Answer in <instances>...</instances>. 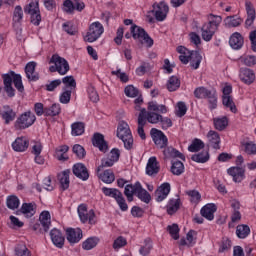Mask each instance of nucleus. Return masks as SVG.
I'll list each match as a JSON object with an SVG mask.
<instances>
[{"label":"nucleus","instance_id":"obj_24","mask_svg":"<svg viewBox=\"0 0 256 256\" xmlns=\"http://www.w3.org/2000/svg\"><path fill=\"white\" fill-rule=\"evenodd\" d=\"M239 77L243 83L246 85H251V83L255 81V72L249 68H242L240 69Z\"/></svg>","mask_w":256,"mask_h":256},{"label":"nucleus","instance_id":"obj_13","mask_svg":"<svg viewBox=\"0 0 256 256\" xmlns=\"http://www.w3.org/2000/svg\"><path fill=\"white\" fill-rule=\"evenodd\" d=\"M92 145L97 147L101 153H107L109 151V144L105 141V136L99 132L93 134Z\"/></svg>","mask_w":256,"mask_h":256},{"label":"nucleus","instance_id":"obj_54","mask_svg":"<svg viewBox=\"0 0 256 256\" xmlns=\"http://www.w3.org/2000/svg\"><path fill=\"white\" fill-rule=\"evenodd\" d=\"M135 184H127L124 188V195L127 197V201L131 203L133 201V195H136Z\"/></svg>","mask_w":256,"mask_h":256},{"label":"nucleus","instance_id":"obj_19","mask_svg":"<svg viewBox=\"0 0 256 256\" xmlns=\"http://www.w3.org/2000/svg\"><path fill=\"white\" fill-rule=\"evenodd\" d=\"M135 191V195L138 197V199H140V201L147 204L151 202V194H149V192L143 188L140 182L135 183Z\"/></svg>","mask_w":256,"mask_h":256},{"label":"nucleus","instance_id":"obj_12","mask_svg":"<svg viewBox=\"0 0 256 256\" xmlns=\"http://www.w3.org/2000/svg\"><path fill=\"white\" fill-rule=\"evenodd\" d=\"M78 215L80 218V221L82 223H87L89 221L90 225H93L95 223L93 219H95V211L92 209L90 211H87V204H80L78 206Z\"/></svg>","mask_w":256,"mask_h":256},{"label":"nucleus","instance_id":"obj_58","mask_svg":"<svg viewBox=\"0 0 256 256\" xmlns=\"http://www.w3.org/2000/svg\"><path fill=\"white\" fill-rule=\"evenodd\" d=\"M88 97L92 103H97L99 101V94L93 85L88 86Z\"/></svg>","mask_w":256,"mask_h":256},{"label":"nucleus","instance_id":"obj_2","mask_svg":"<svg viewBox=\"0 0 256 256\" xmlns=\"http://www.w3.org/2000/svg\"><path fill=\"white\" fill-rule=\"evenodd\" d=\"M116 135L118 139L123 141L125 149L128 151L133 149V134L131 133V129L129 128V124H127V122H119Z\"/></svg>","mask_w":256,"mask_h":256},{"label":"nucleus","instance_id":"obj_56","mask_svg":"<svg viewBox=\"0 0 256 256\" xmlns=\"http://www.w3.org/2000/svg\"><path fill=\"white\" fill-rule=\"evenodd\" d=\"M209 19L210 20L208 23H206V25H210V27H216L217 31V29H219V25H221V22L223 21V18H221V16L210 14Z\"/></svg>","mask_w":256,"mask_h":256},{"label":"nucleus","instance_id":"obj_48","mask_svg":"<svg viewBox=\"0 0 256 256\" xmlns=\"http://www.w3.org/2000/svg\"><path fill=\"white\" fill-rule=\"evenodd\" d=\"M102 193H104L106 197H112L113 199H115V201L117 200V198H119L123 194L117 188H107V187L102 188Z\"/></svg>","mask_w":256,"mask_h":256},{"label":"nucleus","instance_id":"obj_31","mask_svg":"<svg viewBox=\"0 0 256 256\" xmlns=\"http://www.w3.org/2000/svg\"><path fill=\"white\" fill-rule=\"evenodd\" d=\"M207 138L209 140L210 147H213V149H220L221 147L219 144L221 143V137L219 136V133L210 130L207 134Z\"/></svg>","mask_w":256,"mask_h":256},{"label":"nucleus","instance_id":"obj_18","mask_svg":"<svg viewBox=\"0 0 256 256\" xmlns=\"http://www.w3.org/2000/svg\"><path fill=\"white\" fill-rule=\"evenodd\" d=\"M227 173L233 178L234 183H241L245 179V169L239 166L229 168Z\"/></svg>","mask_w":256,"mask_h":256},{"label":"nucleus","instance_id":"obj_20","mask_svg":"<svg viewBox=\"0 0 256 256\" xmlns=\"http://www.w3.org/2000/svg\"><path fill=\"white\" fill-rule=\"evenodd\" d=\"M217 211V206L213 203L206 204L200 210L202 217L207 219L208 221H213L215 219V212Z\"/></svg>","mask_w":256,"mask_h":256},{"label":"nucleus","instance_id":"obj_28","mask_svg":"<svg viewBox=\"0 0 256 256\" xmlns=\"http://www.w3.org/2000/svg\"><path fill=\"white\" fill-rule=\"evenodd\" d=\"M36 67L37 63L35 62H29L25 67L26 77L30 81H39V74L35 72Z\"/></svg>","mask_w":256,"mask_h":256},{"label":"nucleus","instance_id":"obj_8","mask_svg":"<svg viewBox=\"0 0 256 256\" xmlns=\"http://www.w3.org/2000/svg\"><path fill=\"white\" fill-rule=\"evenodd\" d=\"M104 31L105 28H103V24L100 22H93L89 26V30L84 37V41H87L88 43H95V41H97V39L103 35Z\"/></svg>","mask_w":256,"mask_h":256},{"label":"nucleus","instance_id":"obj_50","mask_svg":"<svg viewBox=\"0 0 256 256\" xmlns=\"http://www.w3.org/2000/svg\"><path fill=\"white\" fill-rule=\"evenodd\" d=\"M61 113V105L53 104L49 108H45V116L46 117H55Z\"/></svg>","mask_w":256,"mask_h":256},{"label":"nucleus","instance_id":"obj_16","mask_svg":"<svg viewBox=\"0 0 256 256\" xmlns=\"http://www.w3.org/2000/svg\"><path fill=\"white\" fill-rule=\"evenodd\" d=\"M169 193H171V184L165 182L161 186H159L155 191L156 201L158 203H161V201H165Z\"/></svg>","mask_w":256,"mask_h":256},{"label":"nucleus","instance_id":"obj_9","mask_svg":"<svg viewBox=\"0 0 256 256\" xmlns=\"http://www.w3.org/2000/svg\"><path fill=\"white\" fill-rule=\"evenodd\" d=\"M121 157V151L118 148H113L107 157L102 158L101 165L98 166L97 172L103 171L105 167H113L117 161H119V158Z\"/></svg>","mask_w":256,"mask_h":256},{"label":"nucleus","instance_id":"obj_26","mask_svg":"<svg viewBox=\"0 0 256 256\" xmlns=\"http://www.w3.org/2000/svg\"><path fill=\"white\" fill-rule=\"evenodd\" d=\"M29 140L25 137H19L12 143V149L17 152L27 151Z\"/></svg>","mask_w":256,"mask_h":256},{"label":"nucleus","instance_id":"obj_39","mask_svg":"<svg viewBox=\"0 0 256 256\" xmlns=\"http://www.w3.org/2000/svg\"><path fill=\"white\" fill-rule=\"evenodd\" d=\"M148 111L151 113H167V106L161 104H157L155 101H151L148 103Z\"/></svg>","mask_w":256,"mask_h":256},{"label":"nucleus","instance_id":"obj_21","mask_svg":"<svg viewBox=\"0 0 256 256\" xmlns=\"http://www.w3.org/2000/svg\"><path fill=\"white\" fill-rule=\"evenodd\" d=\"M159 169L160 167L157 157H150L146 165V175L153 177V175H157V173H159Z\"/></svg>","mask_w":256,"mask_h":256},{"label":"nucleus","instance_id":"obj_33","mask_svg":"<svg viewBox=\"0 0 256 256\" xmlns=\"http://www.w3.org/2000/svg\"><path fill=\"white\" fill-rule=\"evenodd\" d=\"M26 215V217L30 218L35 215V208L33 203H23L20 210L16 211V215Z\"/></svg>","mask_w":256,"mask_h":256},{"label":"nucleus","instance_id":"obj_23","mask_svg":"<svg viewBox=\"0 0 256 256\" xmlns=\"http://www.w3.org/2000/svg\"><path fill=\"white\" fill-rule=\"evenodd\" d=\"M179 209H181V198L177 196V198H172L168 201L166 205V211L168 215H175Z\"/></svg>","mask_w":256,"mask_h":256},{"label":"nucleus","instance_id":"obj_22","mask_svg":"<svg viewBox=\"0 0 256 256\" xmlns=\"http://www.w3.org/2000/svg\"><path fill=\"white\" fill-rule=\"evenodd\" d=\"M245 7H246V13H247V19L245 21L246 27H251L253 23L255 22V8L253 7V4L251 1H246L245 2Z\"/></svg>","mask_w":256,"mask_h":256},{"label":"nucleus","instance_id":"obj_63","mask_svg":"<svg viewBox=\"0 0 256 256\" xmlns=\"http://www.w3.org/2000/svg\"><path fill=\"white\" fill-rule=\"evenodd\" d=\"M244 151L247 155H256V145L253 142L244 144Z\"/></svg>","mask_w":256,"mask_h":256},{"label":"nucleus","instance_id":"obj_46","mask_svg":"<svg viewBox=\"0 0 256 256\" xmlns=\"http://www.w3.org/2000/svg\"><path fill=\"white\" fill-rule=\"evenodd\" d=\"M99 177L103 183L111 184L113 181H115V174L111 169L105 170L102 174L99 175Z\"/></svg>","mask_w":256,"mask_h":256},{"label":"nucleus","instance_id":"obj_14","mask_svg":"<svg viewBox=\"0 0 256 256\" xmlns=\"http://www.w3.org/2000/svg\"><path fill=\"white\" fill-rule=\"evenodd\" d=\"M66 239L71 245L79 243L83 239V230L80 228H68L66 230Z\"/></svg>","mask_w":256,"mask_h":256},{"label":"nucleus","instance_id":"obj_1","mask_svg":"<svg viewBox=\"0 0 256 256\" xmlns=\"http://www.w3.org/2000/svg\"><path fill=\"white\" fill-rule=\"evenodd\" d=\"M2 79L4 83V91L7 93L8 97H13L15 95L13 83L17 91H19L20 93H23L25 91V87L23 86V80L20 74H16L15 71H10L7 74H3Z\"/></svg>","mask_w":256,"mask_h":256},{"label":"nucleus","instance_id":"obj_15","mask_svg":"<svg viewBox=\"0 0 256 256\" xmlns=\"http://www.w3.org/2000/svg\"><path fill=\"white\" fill-rule=\"evenodd\" d=\"M72 172L75 177L81 179V181H87L89 179V170L83 163H76L72 167Z\"/></svg>","mask_w":256,"mask_h":256},{"label":"nucleus","instance_id":"obj_29","mask_svg":"<svg viewBox=\"0 0 256 256\" xmlns=\"http://www.w3.org/2000/svg\"><path fill=\"white\" fill-rule=\"evenodd\" d=\"M0 115L2 116V119H4L6 125H9L11 121H15V117H17V113H15L10 106H4Z\"/></svg>","mask_w":256,"mask_h":256},{"label":"nucleus","instance_id":"obj_32","mask_svg":"<svg viewBox=\"0 0 256 256\" xmlns=\"http://www.w3.org/2000/svg\"><path fill=\"white\" fill-rule=\"evenodd\" d=\"M163 154L167 159H169V158L177 159L178 158V159H181L182 161H185V155H183V153L179 152V150H177L171 146L164 149Z\"/></svg>","mask_w":256,"mask_h":256},{"label":"nucleus","instance_id":"obj_10","mask_svg":"<svg viewBox=\"0 0 256 256\" xmlns=\"http://www.w3.org/2000/svg\"><path fill=\"white\" fill-rule=\"evenodd\" d=\"M150 135L152 141L155 143L158 149H165V147H167L169 139H167V136L165 135V133H163V131L157 128H152L150 130Z\"/></svg>","mask_w":256,"mask_h":256},{"label":"nucleus","instance_id":"obj_62","mask_svg":"<svg viewBox=\"0 0 256 256\" xmlns=\"http://www.w3.org/2000/svg\"><path fill=\"white\" fill-rule=\"evenodd\" d=\"M171 237L177 241L179 239V225L172 224L167 227Z\"/></svg>","mask_w":256,"mask_h":256},{"label":"nucleus","instance_id":"obj_25","mask_svg":"<svg viewBox=\"0 0 256 256\" xmlns=\"http://www.w3.org/2000/svg\"><path fill=\"white\" fill-rule=\"evenodd\" d=\"M243 43H244V40L241 33L235 32L230 36L229 45L231 48L235 50H239L241 49V47H243Z\"/></svg>","mask_w":256,"mask_h":256},{"label":"nucleus","instance_id":"obj_30","mask_svg":"<svg viewBox=\"0 0 256 256\" xmlns=\"http://www.w3.org/2000/svg\"><path fill=\"white\" fill-rule=\"evenodd\" d=\"M202 31V39L204 41H211L213 39V35H215L216 27H211V24H204L201 28Z\"/></svg>","mask_w":256,"mask_h":256},{"label":"nucleus","instance_id":"obj_3","mask_svg":"<svg viewBox=\"0 0 256 256\" xmlns=\"http://www.w3.org/2000/svg\"><path fill=\"white\" fill-rule=\"evenodd\" d=\"M196 99H208L210 109H217V90L198 87L194 90Z\"/></svg>","mask_w":256,"mask_h":256},{"label":"nucleus","instance_id":"obj_7","mask_svg":"<svg viewBox=\"0 0 256 256\" xmlns=\"http://www.w3.org/2000/svg\"><path fill=\"white\" fill-rule=\"evenodd\" d=\"M177 52L180 53V55H189L190 57V66L193 69H199V66L201 65V61H203V56H201V53L199 51H191L187 49L185 46H178Z\"/></svg>","mask_w":256,"mask_h":256},{"label":"nucleus","instance_id":"obj_34","mask_svg":"<svg viewBox=\"0 0 256 256\" xmlns=\"http://www.w3.org/2000/svg\"><path fill=\"white\" fill-rule=\"evenodd\" d=\"M225 26L231 29L232 27H239L243 23V19L237 15L228 16L224 20Z\"/></svg>","mask_w":256,"mask_h":256},{"label":"nucleus","instance_id":"obj_45","mask_svg":"<svg viewBox=\"0 0 256 256\" xmlns=\"http://www.w3.org/2000/svg\"><path fill=\"white\" fill-rule=\"evenodd\" d=\"M39 11V0H32L24 8V12L27 13L28 15L39 13Z\"/></svg>","mask_w":256,"mask_h":256},{"label":"nucleus","instance_id":"obj_43","mask_svg":"<svg viewBox=\"0 0 256 256\" xmlns=\"http://www.w3.org/2000/svg\"><path fill=\"white\" fill-rule=\"evenodd\" d=\"M201 149H205V143L198 138H195L188 147V151H190V153H197L201 151Z\"/></svg>","mask_w":256,"mask_h":256},{"label":"nucleus","instance_id":"obj_4","mask_svg":"<svg viewBox=\"0 0 256 256\" xmlns=\"http://www.w3.org/2000/svg\"><path fill=\"white\" fill-rule=\"evenodd\" d=\"M49 63H53V65L49 67L50 73H59V75H67V73H69V62L59 56V54L52 55Z\"/></svg>","mask_w":256,"mask_h":256},{"label":"nucleus","instance_id":"obj_59","mask_svg":"<svg viewBox=\"0 0 256 256\" xmlns=\"http://www.w3.org/2000/svg\"><path fill=\"white\" fill-rule=\"evenodd\" d=\"M240 62L246 65V67H253L254 65H256V57L253 55L241 57Z\"/></svg>","mask_w":256,"mask_h":256},{"label":"nucleus","instance_id":"obj_55","mask_svg":"<svg viewBox=\"0 0 256 256\" xmlns=\"http://www.w3.org/2000/svg\"><path fill=\"white\" fill-rule=\"evenodd\" d=\"M72 151L73 154L78 157V159H85V155H87L85 148L80 144H75L72 148Z\"/></svg>","mask_w":256,"mask_h":256},{"label":"nucleus","instance_id":"obj_53","mask_svg":"<svg viewBox=\"0 0 256 256\" xmlns=\"http://www.w3.org/2000/svg\"><path fill=\"white\" fill-rule=\"evenodd\" d=\"M162 119L163 116L161 114L156 112H147L146 122L148 121V123H151L152 125L159 123Z\"/></svg>","mask_w":256,"mask_h":256},{"label":"nucleus","instance_id":"obj_11","mask_svg":"<svg viewBox=\"0 0 256 256\" xmlns=\"http://www.w3.org/2000/svg\"><path fill=\"white\" fill-rule=\"evenodd\" d=\"M153 10L156 21H165L167 19V13H169V5L165 1L153 4Z\"/></svg>","mask_w":256,"mask_h":256},{"label":"nucleus","instance_id":"obj_51","mask_svg":"<svg viewBox=\"0 0 256 256\" xmlns=\"http://www.w3.org/2000/svg\"><path fill=\"white\" fill-rule=\"evenodd\" d=\"M222 103L224 107L230 109L232 113H237V107L235 106V102H233V98L231 96H222Z\"/></svg>","mask_w":256,"mask_h":256},{"label":"nucleus","instance_id":"obj_6","mask_svg":"<svg viewBox=\"0 0 256 256\" xmlns=\"http://www.w3.org/2000/svg\"><path fill=\"white\" fill-rule=\"evenodd\" d=\"M130 33L133 37V39L141 41V43L144 41L146 43L147 47H153V40L151 36L145 31L143 28L138 26L137 24H133L130 28Z\"/></svg>","mask_w":256,"mask_h":256},{"label":"nucleus","instance_id":"obj_61","mask_svg":"<svg viewBox=\"0 0 256 256\" xmlns=\"http://www.w3.org/2000/svg\"><path fill=\"white\" fill-rule=\"evenodd\" d=\"M124 93L126 97H137L139 95V90L135 88L133 85H128L124 89Z\"/></svg>","mask_w":256,"mask_h":256},{"label":"nucleus","instance_id":"obj_42","mask_svg":"<svg viewBox=\"0 0 256 256\" xmlns=\"http://www.w3.org/2000/svg\"><path fill=\"white\" fill-rule=\"evenodd\" d=\"M228 125L229 120L226 116H223L222 118H214V127L217 129V131H223L227 129Z\"/></svg>","mask_w":256,"mask_h":256},{"label":"nucleus","instance_id":"obj_57","mask_svg":"<svg viewBox=\"0 0 256 256\" xmlns=\"http://www.w3.org/2000/svg\"><path fill=\"white\" fill-rule=\"evenodd\" d=\"M14 23H21L23 21V8L21 6H16L13 13Z\"/></svg>","mask_w":256,"mask_h":256},{"label":"nucleus","instance_id":"obj_44","mask_svg":"<svg viewBox=\"0 0 256 256\" xmlns=\"http://www.w3.org/2000/svg\"><path fill=\"white\" fill-rule=\"evenodd\" d=\"M181 87V81L177 76H171L167 82V89L170 92L177 91Z\"/></svg>","mask_w":256,"mask_h":256},{"label":"nucleus","instance_id":"obj_37","mask_svg":"<svg viewBox=\"0 0 256 256\" xmlns=\"http://www.w3.org/2000/svg\"><path fill=\"white\" fill-rule=\"evenodd\" d=\"M61 83L65 85L63 89L68 91H73V89L77 88V82L75 81V77L73 76H65L62 78Z\"/></svg>","mask_w":256,"mask_h":256},{"label":"nucleus","instance_id":"obj_38","mask_svg":"<svg viewBox=\"0 0 256 256\" xmlns=\"http://www.w3.org/2000/svg\"><path fill=\"white\" fill-rule=\"evenodd\" d=\"M72 135L73 137H79V135H83L85 133V123L83 122H74L71 125Z\"/></svg>","mask_w":256,"mask_h":256},{"label":"nucleus","instance_id":"obj_35","mask_svg":"<svg viewBox=\"0 0 256 256\" xmlns=\"http://www.w3.org/2000/svg\"><path fill=\"white\" fill-rule=\"evenodd\" d=\"M71 174V170L67 169L64 170L61 174H58V179L60 181V185L63 189V191H66V189H69V175Z\"/></svg>","mask_w":256,"mask_h":256},{"label":"nucleus","instance_id":"obj_5","mask_svg":"<svg viewBox=\"0 0 256 256\" xmlns=\"http://www.w3.org/2000/svg\"><path fill=\"white\" fill-rule=\"evenodd\" d=\"M37 121V117L31 111L22 113L14 123L15 129L23 131V129H29Z\"/></svg>","mask_w":256,"mask_h":256},{"label":"nucleus","instance_id":"obj_60","mask_svg":"<svg viewBox=\"0 0 256 256\" xmlns=\"http://www.w3.org/2000/svg\"><path fill=\"white\" fill-rule=\"evenodd\" d=\"M71 93H73L72 90L63 89V93L60 95L59 98L60 103H63V105H67V103L71 101Z\"/></svg>","mask_w":256,"mask_h":256},{"label":"nucleus","instance_id":"obj_52","mask_svg":"<svg viewBox=\"0 0 256 256\" xmlns=\"http://www.w3.org/2000/svg\"><path fill=\"white\" fill-rule=\"evenodd\" d=\"M151 249H153V242L147 238L144 241V245L140 248L139 253L140 255L147 256L151 253Z\"/></svg>","mask_w":256,"mask_h":256},{"label":"nucleus","instance_id":"obj_17","mask_svg":"<svg viewBox=\"0 0 256 256\" xmlns=\"http://www.w3.org/2000/svg\"><path fill=\"white\" fill-rule=\"evenodd\" d=\"M50 237L55 247H58V249H63V245H65V236H63L61 230L57 228L52 229L50 231Z\"/></svg>","mask_w":256,"mask_h":256},{"label":"nucleus","instance_id":"obj_47","mask_svg":"<svg viewBox=\"0 0 256 256\" xmlns=\"http://www.w3.org/2000/svg\"><path fill=\"white\" fill-rule=\"evenodd\" d=\"M185 171V165H183V162L181 161H176V162H172V166H171V173L173 175H183Z\"/></svg>","mask_w":256,"mask_h":256},{"label":"nucleus","instance_id":"obj_49","mask_svg":"<svg viewBox=\"0 0 256 256\" xmlns=\"http://www.w3.org/2000/svg\"><path fill=\"white\" fill-rule=\"evenodd\" d=\"M191 159L196 163H207L209 161V152L202 151L198 154H194L192 155Z\"/></svg>","mask_w":256,"mask_h":256},{"label":"nucleus","instance_id":"obj_36","mask_svg":"<svg viewBox=\"0 0 256 256\" xmlns=\"http://www.w3.org/2000/svg\"><path fill=\"white\" fill-rule=\"evenodd\" d=\"M251 233V228L246 224H240L236 227V235L239 239H246Z\"/></svg>","mask_w":256,"mask_h":256},{"label":"nucleus","instance_id":"obj_27","mask_svg":"<svg viewBox=\"0 0 256 256\" xmlns=\"http://www.w3.org/2000/svg\"><path fill=\"white\" fill-rule=\"evenodd\" d=\"M42 229L40 231H44V233H47L51 227V213L49 211H43L40 214L39 217Z\"/></svg>","mask_w":256,"mask_h":256},{"label":"nucleus","instance_id":"obj_64","mask_svg":"<svg viewBox=\"0 0 256 256\" xmlns=\"http://www.w3.org/2000/svg\"><path fill=\"white\" fill-rule=\"evenodd\" d=\"M15 253L17 256H29V249H27L26 245H18L15 249Z\"/></svg>","mask_w":256,"mask_h":256},{"label":"nucleus","instance_id":"obj_40","mask_svg":"<svg viewBox=\"0 0 256 256\" xmlns=\"http://www.w3.org/2000/svg\"><path fill=\"white\" fill-rule=\"evenodd\" d=\"M98 243L99 238L90 237L82 243V249H84L85 251H91V249H95V247H97Z\"/></svg>","mask_w":256,"mask_h":256},{"label":"nucleus","instance_id":"obj_41","mask_svg":"<svg viewBox=\"0 0 256 256\" xmlns=\"http://www.w3.org/2000/svg\"><path fill=\"white\" fill-rule=\"evenodd\" d=\"M21 202L19 201V198L15 195L8 196L6 199V206L8 209H11V211H15V209H19V205Z\"/></svg>","mask_w":256,"mask_h":256}]
</instances>
